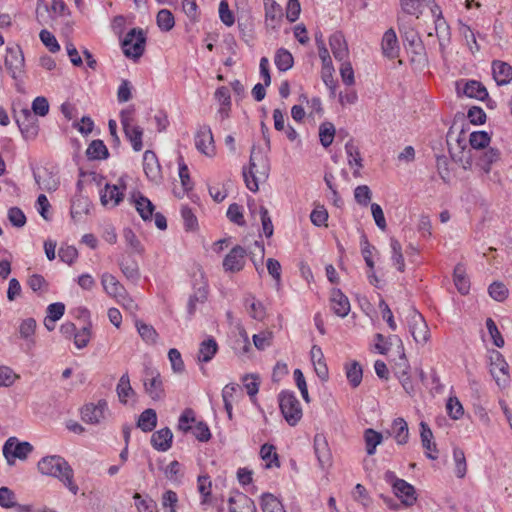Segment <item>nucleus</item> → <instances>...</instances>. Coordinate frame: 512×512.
<instances>
[{
	"instance_id": "1",
	"label": "nucleus",
	"mask_w": 512,
	"mask_h": 512,
	"mask_svg": "<svg viewBox=\"0 0 512 512\" xmlns=\"http://www.w3.org/2000/svg\"><path fill=\"white\" fill-rule=\"evenodd\" d=\"M39 473L58 479L73 495L79 491L74 481V471L69 463L59 455L41 458L37 464Z\"/></svg>"
},
{
	"instance_id": "48",
	"label": "nucleus",
	"mask_w": 512,
	"mask_h": 512,
	"mask_svg": "<svg viewBox=\"0 0 512 512\" xmlns=\"http://www.w3.org/2000/svg\"><path fill=\"white\" fill-rule=\"evenodd\" d=\"M86 154L89 159H105L108 155V150L101 140H94L88 146Z\"/></svg>"
},
{
	"instance_id": "50",
	"label": "nucleus",
	"mask_w": 512,
	"mask_h": 512,
	"mask_svg": "<svg viewBox=\"0 0 512 512\" xmlns=\"http://www.w3.org/2000/svg\"><path fill=\"white\" fill-rule=\"evenodd\" d=\"M274 333L271 330H263L252 337L253 344L258 350H265L272 345Z\"/></svg>"
},
{
	"instance_id": "42",
	"label": "nucleus",
	"mask_w": 512,
	"mask_h": 512,
	"mask_svg": "<svg viewBox=\"0 0 512 512\" xmlns=\"http://www.w3.org/2000/svg\"><path fill=\"white\" fill-rule=\"evenodd\" d=\"M346 377L352 387H357L362 381V368L357 361H352L345 365Z\"/></svg>"
},
{
	"instance_id": "2",
	"label": "nucleus",
	"mask_w": 512,
	"mask_h": 512,
	"mask_svg": "<svg viewBox=\"0 0 512 512\" xmlns=\"http://www.w3.org/2000/svg\"><path fill=\"white\" fill-rule=\"evenodd\" d=\"M270 165L268 158L261 151L252 149L249 161V169L243 171L244 180L247 188L256 192L259 189V183L265 182L268 178Z\"/></svg>"
},
{
	"instance_id": "34",
	"label": "nucleus",
	"mask_w": 512,
	"mask_h": 512,
	"mask_svg": "<svg viewBox=\"0 0 512 512\" xmlns=\"http://www.w3.org/2000/svg\"><path fill=\"white\" fill-rule=\"evenodd\" d=\"M38 186L46 191H55L59 186V180L51 172L44 170L42 173H34Z\"/></svg>"
},
{
	"instance_id": "56",
	"label": "nucleus",
	"mask_w": 512,
	"mask_h": 512,
	"mask_svg": "<svg viewBox=\"0 0 512 512\" xmlns=\"http://www.w3.org/2000/svg\"><path fill=\"white\" fill-rule=\"evenodd\" d=\"M157 25L162 31H170L175 25L173 14L167 9L160 10L157 14Z\"/></svg>"
},
{
	"instance_id": "7",
	"label": "nucleus",
	"mask_w": 512,
	"mask_h": 512,
	"mask_svg": "<svg viewBox=\"0 0 512 512\" xmlns=\"http://www.w3.org/2000/svg\"><path fill=\"white\" fill-rule=\"evenodd\" d=\"M133 113L134 110L131 108L121 111L120 122L126 138L130 141L133 149L138 152L143 148V129L134 123Z\"/></svg>"
},
{
	"instance_id": "3",
	"label": "nucleus",
	"mask_w": 512,
	"mask_h": 512,
	"mask_svg": "<svg viewBox=\"0 0 512 512\" xmlns=\"http://www.w3.org/2000/svg\"><path fill=\"white\" fill-rule=\"evenodd\" d=\"M80 415L82 421L90 425H105L112 418V412L105 399L86 403L81 408Z\"/></svg>"
},
{
	"instance_id": "11",
	"label": "nucleus",
	"mask_w": 512,
	"mask_h": 512,
	"mask_svg": "<svg viewBox=\"0 0 512 512\" xmlns=\"http://www.w3.org/2000/svg\"><path fill=\"white\" fill-rule=\"evenodd\" d=\"M490 373L493 376L496 384L505 388L509 383V366L503 355L497 351L492 350L490 352Z\"/></svg>"
},
{
	"instance_id": "55",
	"label": "nucleus",
	"mask_w": 512,
	"mask_h": 512,
	"mask_svg": "<svg viewBox=\"0 0 512 512\" xmlns=\"http://www.w3.org/2000/svg\"><path fill=\"white\" fill-rule=\"evenodd\" d=\"M243 385L247 391V394L253 399L258 391L260 385V378L257 374H248L242 378Z\"/></svg>"
},
{
	"instance_id": "35",
	"label": "nucleus",
	"mask_w": 512,
	"mask_h": 512,
	"mask_svg": "<svg viewBox=\"0 0 512 512\" xmlns=\"http://www.w3.org/2000/svg\"><path fill=\"white\" fill-rule=\"evenodd\" d=\"M463 93L469 98H475L482 101L488 97V92L485 86L476 80L466 82L463 88Z\"/></svg>"
},
{
	"instance_id": "31",
	"label": "nucleus",
	"mask_w": 512,
	"mask_h": 512,
	"mask_svg": "<svg viewBox=\"0 0 512 512\" xmlns=\"http://www.w3.org/2000/svg\"><path fill=\"white\" fill-rule=\"evenodd\" d=\"M173 434L169 428H163L151 436L152 446L159 451H167L171 447Z\"/></svg>"
},
{
	"instance_id": "36",
	"label": "nucleus",
	"mask_w": 512,
	"mask_h": 512,
	"mask_svg": "<svg viewBox=\"0 0 512 512\" xmlns=\"http://www.w3.org/2000/svg\"><path fill=\"white\" fill-rule=\"evenodd\" d=\"M454 284L457 288V290L462 294L466 295L469 293L470 290V281L467 277L465 268L462 264L456 265L454 269Z\"/></svg>"
},
{
	"instance_id": "40",
	"label": "nucleus",
	"mask_w": 512,
	"mask_h": 512,
	"mask_svg": "<svg viewBox=\"0 0 512 512\" xmlns=\"http://www.w3.org/2000/svg\"><path fill=\"white\" fill-rule=\"evenodd\" d=\"M260 456L265 461V468L270 469L273 467H279L280 462L276 448L271 444H263L260 449Z\"/></svg>"
},
{
	"instance_id": "29",
	"label": "nucleus",
	"mask_w": 512,
	"mask_h": 512,
	"mask_svg": "<svg viewBox=\"0 0 512 512\" xmlns=\"http://www.w3.org/2000/svg\"><path fill=\"white\" fill-rule=\"evenodd\" d=\"M420 438L423 448L426 450V456L432 460L437 458L433 452H437L436 444L433 442V433L427 423H420Z\"/></svg>"
},
{
	"instance_id": "5",
	"label": "nucleus",
	"mask_w": 512,
	"mask_h": 512,
	"mask_svg": "<svg viewBox=\"0 0 512 512\" xmlns=\"http://www.w3.org/2000/svg\"><path fill=\"white\" fill-rule=\"evenodd\" d=\"M281 413L290 426L299 423L303 416L302 407L293 392L282 391L278 396Z\"/></svg>"
},
{
	"instance_id": "10",
	"label": "nucleus",
	"mask_w": 512,
	"mask_h": 512,
	"mask_svg": "<svg viewBox=\"0 0 512 512\" xmlns=\"http://www.w3.org/2000/svg\"><path fill=\"white\" fill-rule=\"evenodd\" d=\"M430 13L434 20L435 35L439 42V49L442 56H444L446 49L451 42L450 27L446 20L443 18L442 11L437 5H434L430 8Z\"/></svg>"
},
{
	"instance_id": "44",
	"label": "nucleus",
	"mask_w": 512,
	"mask_h": 512,
	"mask_svg": "<svg viewBox=\"0 0 512 512\" xmlns=\"http://www.w3.org/2000/svg\"><path fill=\"white\" fill-rule=\"evenodd\" d=\"M382 434L373 430L367 429L364 432V440L366 444V452L368 455L375 454L376 448L382 442Z\"/></svg>"
},
{
	"instance_id": "15",
	"label": "nucleus",
	"mask_w": 512,
	"mask_h": 512,
	"mask_svg": "<svg viewBox=\"0 0 512 512\" xmlns=\"http://www.w3.org/2000/svg\"><path fill=\"white\" fill-rule=\"evenodd\" d=\"M409 329L418 344H425L430 337L429 328L423 316L415 309L409 312Z\"/></svg>"
},
{
	"instance_id": "46",
	"label": "nucleus",
	"mask_w": 512,
	"mask_h": 512,
	"mask_svg": "<svg viewBox=\"0 0 512 512\" xmlns=\"http://www.w3.org/2000/svg\"><path fill=\"white\" fill-rule=\"evenodd\" d=\"M390 248L392 253L391 260L393 262V265H395L400 272H403L405 270V262L400 242L395 238H391Z\"/></svg>"
},
{
	"instance_id": "8",
	"label": "nucleus",
	"mask_w": 512,
	"mask_h": 512,
	"mask_svg": "<svg viewBox=\"0 0 512 512\" xmlns=\"http://www.w3.org/2000/svg\"><path fill=\"white\" fill-rule=\"evenodd\" d=\"M146 35L141 28L131 29L122 41L123 53L126 57L138 59L145 50Z\"/></svg>"
},
{
	"instance_id": "27",
	"label": "nucleus",
	"mask_w": 512,
	"mask_h": 512,
	"mask_svg": "<svg viewBox=\"0 0 512 512\" xmlns=\"http://www.w3.org/2000/svg\"><path fill=\"white\" fill-rule=\"evenodd\" d=\"M230 512H256L254 501L243 493L229 498Z\"/></svg>"
},
{
	"instance_id": "24",
	"label": "nucleus",
	"mask_w": 512,
	"mask_h": 512,
	"mask_svg": "<svg viewBox=\"0 0 512 512\" xmlns=\"http://www.w3.org/2000/svg\"><path fill=\"white\" fill-rule=\"evenodd\" d=\"M381 48L383 55L389 59H394L399 55L400 47L394 29L390 28L384 33Z\"/></svg>"
},
{
	"instance_id": "37",
	"label": "nucleus",
	"mask_w": 512,
	"mask_h": 512,
	"mask_svg": "<svg viewBox=\"0 0 512 512\" xmlns=\"http://www.w3.org/2000/svg\"><path fill=\"white\" fill-rule=\"evenodd\" d=\"M116 392L119 398V401L123 404L128 402V399L135 395V392L130 384V379L127 373L123 374L116 387Z\"/></svg>"
},
{
	"instance_id": "33",
	"label": "nucleus",
	"mask_w": 512,
	"mask_h": 512,
	"mask_svg": "<svg viewBox=\"0 0 512 512\" xmlns=\"http://www.w3.org/2000/svg\"><path fill=\"white\" fill-rule=\"evenodd\" d=\"M284 17V9L278 2H270L266 5V22L273 29L280 26Z\"/></svg>"
},
{
	"instance_id": "20",
	"label": "nucleus",
	"mask_w": 512,
	"mask_h": 512,
	"mask_svg": "<svg viewBox=\"0 0 512 512\" xmlns=\"http://www.w3.org/2000/svg\"><path fill=\"white\" fill-rule=\"evenodd\" d=\"M101 284L104 291L112 298L117 301H123L126 299L125 287L116 279V277L110 273H104L101 276Z\"/></svg>"
},
{
	"instance_id": "45",
	"label": "nucleus",
	"mask_w": 512,
	"mask_h": 512,
	"mask_svg": "<svg viewBox=\"0 0 512 512\" xmlns=\"http://www.w3.org/2000/svg\"><path fill=\"white\" fill-rule=\"evenodd\" d=\"M123 238L131 253L142 254L144 252L143 245L132 229L125 228Z\"/></svg>"
},
{
	"instance_id": "14",
	"label": "nucleus",
	"mask_w": 512,
	"mask_h": 512,
	"mask_svg": "<svg viewBox=\"0 0 512 512\" xmlns=\"http://www.w3.org/2000/svg\"><path fill=\"white\" fill-rule=\"evenodd\" d=\"M15 119L22 135L26 139L32 140L36 138L38 135L37 119L28 108L21 109L19 112L15 113Z\"/></svg>"
},
{
	"instance_id": "57",
	"label": "nucleus",
	"mask_w": 512,
	"mask_h": 512,
	"mask_svg": "<svg viewBox=\"0 0 512 512\" xmlns=\"http://www.w3.org/2000/svg\"><path fill=\"white\" fill-rule=\"evenodd\" d=\"M490 136L485 131H477L470 134L469 142L472 148L480 150L484 149L490 143Z\"/></svg>"
},
{
	"instance_id": "62",
	"label": "nucleus",
	"mask_w": 512,
	"mask_h": 512,
	"mask_svg": "<svg viewBox=\"0 0 512 512\" xmlns=\"http://www.w3.org/2000/svg\"><path fill=\"white\" fill-rule=\"evenodd\" d=\"M119 266H120L122 273L128 280H131L133 282L138 281V279L140 277V273H139L138 264L136 262L131 261V262L125 263V262L121 261L119 263Z\"/></svg>"
},
{
	"instance_id": "51",
	"label": "nucleus",
	"mask_w": 512,
	"mask_h": 512,
	"mask_svg": "<svg viewBox=\"0 0 512 512\" xmlns=\"http://www.w3.org/2000/svg\"><path fill=\"white\" fill-rule=\"evenodd\" d=\"M335 127L331 122H324L319 127V138L323 147H329L335 136Z\"/></svg>"
},
{
	"instance_id": "28",
	"label": "nucleus",
	"mask_w": 512,
	"mask_h": 512,
	"mask_svg": "<svg viewBox=\"0 0 512 512\" xmlns=\"http://www.w3.org/2000/svg\"><path fill=\"white\" fill-rule=\"evenodd\" d=\"M143 167L146 176L157 182L160 179V165L156 154L150 150L145 151L143 155Z\"/></svg>"
},
{
	"instance_id": "59",
	"label": "nucleus",
	"mask_w": 512,
	"mask_h": 512,
	"mask_svg": "<svg viewBox=\"0 0 512 512\" xmlns=\"http://www.w3.org/2000/svg\"><path fill=\"white\" fill-rule=\"evenodd\" d=\"M346 151L348 154V163L354 169L353 175L358 177L360 175V169L362 168V159L359 151L353 147L346 145Z\"/></svg>"
},
{
	"instance_id": "53",
	"label": "nucleus",
	"mask_w": 512,
	"mask_h": 512,
	"mask_svg": "<svg viewBox=\"0 0 512 512\" xmlns=\"http://www.w3.org/2000/svg\"><path fill=\"white\" fill-rule=\"evenodd\" d=\"M237 390L238 385L236 384H227L222 390V398L229 419H232V402Z\"/></svg>"
},
{
	"instance_id": "58",
	"label": "nucleus",
	"mask_w": 512,
	"mask_h": 512,
	"mask_svg": "<svg viewBox=\"0 0 512 512\" xmlns=\"http://www.w3.org/2000/svg\"><path fill=\"white\" fill-rule=\"evenodd\" d=\"M196 422L195 414L192 409H185L178 420V429L184 433L192 429V424Z\"/></svg>"
},
{
	"instance_id": "19",
	"label": "nucleus",
	"mask_w": 512,
	"mask_h": 512,
	"mask_svg": "<svg viewBox=\"0 0 512 512\" xmlns=\"http://www.w3.org/2000/svg\"><path fill=\"white\" fill-rule=\"evenodd\" d=\"M5 66L13 79H18L23 74L24 57L19 48H8L5 57Z\"/></svg>"
},
{
	"instance_id": "49",
	"label": "nucleus",
	"mask_w": 512,
	"mask_h": 512,
	"mask_svg": "<svg viewBox=\"0 0 512 512\" xmlns=\"http://www.w3.org/2000/svg\"><path fill=\"white\" fill-rule=\"evenodd\" d=\"M274 62L280 71H287L293 66L294 61L292 54L282 48L276 52Z\"/></svg>"
},
{
	"instance_id": "41",
	"label": "nucleus",
	"mask_w": 512,
	"mask_h": 512,
	"mask_svg": "<svg viewBox=\"0 0 512 512\" xmlns=\"http://www.w3.org/2000/svg\"><path fill=\"white\" fill-rule=\"evenodd\" d=\"M137 425L144 432L152 431L157 425V414L155 410H144L139 416Z\"/></svg>"
},
{
	"instance_id": "64",
	"label": "nucleus",
	"mask_w": 512,
	"mask_h": 512,
	"mask_svg": "<svg viewBox=\"0 0 512 512\" xmlns=\"http://www.w3.org/2000/svg\"><path fill=\"white\" fill-rule=\"evenodd\" d=\"M355 201L361 206H367L372 198V192L367 185H359L354 190Z\"/></svg>"
},
{
	"instance_id": "9",
	"label": "nucleus",
	"mask_w": 512,
	"mask_h": 512,
	"mask_svg": "<svg viewBox=\"0 0 512 512\" xmlns=\"http://www.w3.org/2000/svg\"><path fill=\"white\" fill-rule=\"evenodd\" d=\"M33 451V446L29 442H20L16 437L8 438L3 445V456L8 465L13 466L16 459L26 460Z\"/></svg>"
},
{
	"instance_id": "22",
	"label": "nucleus",
	"mask_w": 512,
	"mask_h": 512,
	"mask_svg": "<svg viewBox=\"0 0 512 512\" xmlns=\"http://www.w3.org/2000/svg\"><path fill=\"white\" fill-rule=\"evenodd\" d=\"M330 307L339 317H346L350 312V302L339 289H333L330 294Z\"/></svg>"
},
{
	"instance_id": "60",
	"label": "nucleus",
	"mask_w": 512,
	"mask_h": 512,
	"mask_svg": "<svg viewBox=\"0 0 512 512\" xmlns=\"http://www.w3.org/2000/svg\"><path fill=\"white\" fill-rule=\"evenodd\" d=\"M133 499L138 512H157V505L154 500L143 498L139 493H135Z\"/></svg>"
},
{
	"instance_id": "38",
	"label": "nucleus",
	"mask_w": 512,
	"mask_h": 512,
	"mask_svg": "<svg viewBox=\"0 0 512 512\" xmlns=\"http://www.w3.org/2000/svg\"><path fill=\"white\" fill-rule=\"evenodd\" d=\"M460 35L462 36L465 45L472 54H476L480 51V45L476 40V35L470 26L461 23L459 27Z\"/></svg>"
},
{
	"instance_id": "32",
	"label": "nucleus",
	"mask_w": 512,
	"mask_h": 512,
	"mask_svg": "<svg viewBox=\"0 0 512 512\" xmlns=\"http://www.w3.org/2000/svg\"><path fill=\"white\" fill-rule=\"evenodd\" d=\"M390 434L398 445H404L409 439L408 424L403 418H396L391 425Z\"/></svg>"
},
{
	"instance_id": "43",
	"label": "nucleus",
	"mask_w": 512,
	"mask_h": 512,
	"mask_svg": "<svg viewBox=\"0 0 512 512\" xmlns=\"http://www.w3.org/2000/svg\"><path fill=\"white\" fill-rule=\"evenodd\" d=\"M135 325L143 341L148 344H155L157 342L158 333L153 326L148 325L140 320H137Z\"/></svg>"
},
{
	"instance_id": "23",
	"label": "nucleus",
	"mask_w": 512,
	"mask_h": 512,
	"mask_svg": "<svg viewBox=\"0 0 512 512\" xmlns=\"http://www.w3.org/2000/svg\"><path fill=\"white\" fill-rule=\"evenodd\" d=\"M130 201L144 221L152 219L155 206L147 197L137 192L132 194Z\"/></svg>"
},
{
	"instance_id": "21",
	"label": "nucleus",
	"mask_w": 512,
	"mask_h": 512,
	"mask_svg": "<svg viewBox=\"0 0 512 512\" xmlns=\"http://www.w3.org/2000/svg\"><path fill=\"white\" fill-rule=\"evenodd\" d=\"M314 452L322 468H326L331 465L332 453L326 437L321 433L314 436Z\"/></svg>"
},
{
	"instance_id": "12",
	"label": "nucleus",
	"mask_w": 512,
	"mask_h": 512,
	"mask_svg": "<svg viewBox=\"0 0 512 512\" xmlns=\"http://www.w3.org/2000/svg\"><path fill=\"white\" fill-rule=\"evenodd\" d=\"M143 385L145 392L153 400H161L164 395L163 381L157 369L147 367L144 371Z\"/></svg>"
},
{
	"instance_id": "47",
	"label": "nucleus",
	"mask_w": 512,
	"mask_h": 512,
	"mask_svg": "<svg viewBox=\"0 0 512 512\" xmlns=\"http://www.w3.org/2000/svg\"><path fill=\"white\" fill-rule=\"evenodd\" d=\"M453 460L455 464V475L458 478H464L467 473V463L464 451L458 447L453 449Z\"/></svg>"
},
{
	"instance_id": "54",
	"label": "nucleus",
	"mask_w": 512,
	"mask_h": 512,
	"mask_svg": "<svg viewBox=\"0 0 512 512\" xmlns=\"http://www.w3.org/2000/svg\"><path fill=\"white\" fill-rule=\"evenodd\" d=\"M246 304L248 306V313L252 318L259 321L264 319L266 311L261 302L257 301L254 297H250L246 299Z\"/></svg>"
},
{
	"instance_id": "30",
	"label": "nucleus",
	"mask_w": 512,
	"mask_h": 512,
	"mask_svg": "<svg viewBox=\"0 0 512 512\" xmlns=\"http://www.w3.org/2000/svg\"><path fill=\"white\" fill-rule=\"evenodd\" d=\"M89 211L90 202L87 198L79 196L72 200L70 215L75 223L82 222Z\"/></svg>"
},
{
	"instance_id": "17",
	"label": "nucleus",
	"mask_w": 512,
	"mask_h": 512,
	"mask_svg": "<svg viewBox=\"0 0 512 512\" xmlns=\"http://www.w3.org/2000/svg\"><path fill=\"white\" fill-rule=\"evenodd\" d=\"M246 262V251L241 246H235L223 260V268L226 272H239Z\"/></svg>"
},
{
	"instance_id": "26",
	"label": "nucleus",
	"mask_w": 512,
	"mask_h": 512,
	"mask_svg": "<svg viewBox=\"0 0 512 512\" xmlns=\"http://www.w3.org/2000/svg\"><path fill=\"white\" fill-rule=\"evenodd\" d=\"M329 44L333 56L336 60L345 61L348 58V45L344 36L341 33L336 32L332 34L329 38Z\"/></svg>"
},
{
	"instance_id": "13",
	"label": "nucleus",
	"mask_w": 512,
	"mask_h": 512,
	"mask_svg": "<svg viewBox=\"0 0 512 512\" xmlns=\"http://www.w3.org/2000/svg\"><path fill=\"white\" fill-rule=\"evenodd\" d=\"M386 479L393 481L392 486L395 495L401 500L405 506H411L416 501L415 488L403 479H398L393 472L386 473Z\"/></svg>"
},
{
	"instance_id": "61",
	"label": "nucleus",
	"mask_w": 512,
	"mask_h": 512,
	"mask_svg": "<svg viewBox=\"0 0 512 512\" xmlns=\"http://www.w3.org/2000/svg\"><path fill=\"white\" fill-rule=\"evenodd\" d=\"M197 481L198 491L202 496V504H207L210 502L212 483L206 475H200Z\"/></svg>"
},
{
	"instance_id": "52",
	"label": "nucleus",
	"mask_w": 512,
	"mask_h": 512,
	"mask_svg": "<svg viewBox=\"0 0 512 512\" xmlns=\"http://www.w3.org/2000/svg\"><path fill=\"white\" fill-rule=\"evenodd\" d=\"M263 512H286L282 503L272 494H264L261 501Z\"/></svg>"
},
{
	"instance_id": "39",
	"label": "nucleus",
	"mask_w": 512,
	"mask_h": 512,
	"mask_svg": "<svg viewBox=\"0 0 512 512\" xmlns=\"http://www.w3.org/2000/svg\"><path fill=\"white\" fill-rule=\"evenodd\" d=\"M218 350V345L213 338H209L201 342L198 353L200 362H209L213 359Z\"/></svg>"
},
{
	"instance_id": "16",
	"label": "nucleus",
	"mask_w": 512,
	"mask_h": 512,
	"mask_svg": "<svg viewBox=\"0 0 512 512\" xmlns=\"http://www.w3.org/2000/svg\"><path fill=\"white\" fill-rule=\"evenodd\" d=\"M126 186L123 179H120L118 184H106L105 188L100 193V200L103 206H117L124 197Z\"/></svg>"
},
{
	"instance_id": "6",
	"label": "nucleus",
	"mask_w": 512,
	"mask_h": 512,
	"mask_svg": "<svg viewBox=\"0 0 512 512\" xmlns=\"http://www.w3.org/2000/svg\"><path fill=\"white\" fill-rule=\"evenodd\" d=\"M37 19L42 24L64 21L70 15L65 2H41L36 9Z\"/></svg>"
},
{
	"instance_id": "25",
	"label": "nucleus",
	"mask_w": 512,
	"mask_h": 512,
	"mask_svg": "<svg viewBox=\"0 0 512 512\" xmlns=\"http://www.w3.org/2000/svg\"><path fill=\"white\" fill-rule=\"evenodd\" d=\"M493 78L497 85H507L512 81V66L507 62L494 60L492 62Z\"/></svg>"
},
{
	"instance_id": "4",
	"label": "nucleus",
	"mask_w": 512,
	"mask_h": 512,
	"mask_svg": "<svg viewBox=\"0 0 512 512\" xmlns=\"http://www.w3.org/2000/svg\"><path fill=\"white\" fill-rule=\"evenodd\" d=\"M501 153L496 148H489L477 157L476 167L480 170L484 179L494 183L501 182V174L494 171L493 167L500 161Z\"/></svg>"
},
{
	"instance_id": "18",
	"label": "nucleus",
	"mask_w": 512,
	"mask_h": 512,
	"mask_svg": "<svg viewBox=\"0 0 512 512\" xmlns=\"http://www.w3.org/2000/svg\"><path fill=\"white\" fill-rule=\"evenodd\" d=\"M195 146L197 150L206 156L215 155V145L211 129L208 126H202L195 135Z\"/></svg>"
},
{
	"instance_id": "63",
	"label": "nucleus",
	"mask_w": 512,
	"mask_h": 512,
	"mask_svg": "<svg viewBox=\"0 0 512 512\" xmlns=\"http://www.w3.org/2000/svg\"><path fill=\"white\" fill-rule=\"evenodd\" d=\"M446 410L448 415L454 420L460 419L464 413L463 406L457 397H450L448 399L446 404Z\"/></svg>"
}]
</instances>
